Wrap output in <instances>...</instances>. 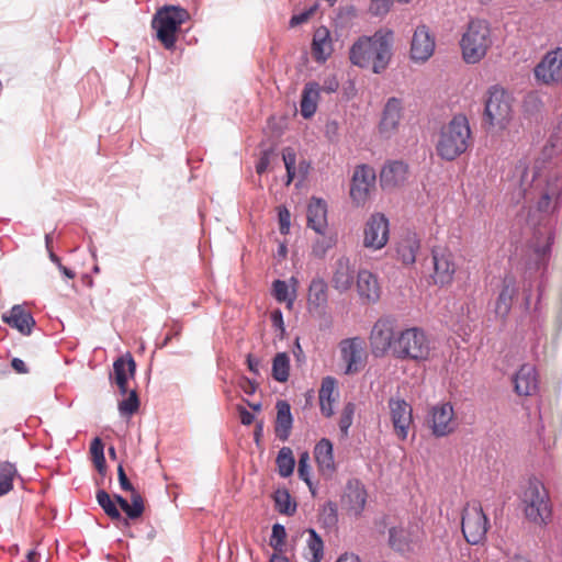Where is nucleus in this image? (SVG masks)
I'll use <instances>...</instances> for the list:
<instances>
[{"instance_id": "1", "label": "nucleus", "mask_w": 562, "mask_h": 562, "mask_svg": "<svg viewBox=\"0 0 562 562\" xmlns=\"http://www.w3.org/2000/svg\"><path fill=\"white\" fill-rule=\"evenodd\" d=\"M394 33L380 29L372 36H361L350 48V61L360 68H371L374 74L384 71L392 58Z\"/></svg>"}, {"instance_id": "2", "label": "nucleus", "mask_w": 562, "mask_h": 562, "mask_svg": "<svg viewBox=\"0 0 562 562\" xmlns=\"http://www.w3.org/2000/svg\"><path fill=\"white\" fill-rule=\"evenodd\" d=\"M471 128L465 115L457 114L439 132L436 143L437 155L447 161L461 156L469 147Z\"/></svg>"}, {"instance_id": "3", "label": "nucleus", "mask_w": 562, "mask_h": 562, "mask_svg": "<svg viewBox=\"0 0 562 562\" xmlns=\"http://www.w3.org/2000/svg\"><path fill=\"white\" fill-rule=\"evenodd\" d=\"M460 46L468 64L482 60L492 46L490 23L482 19L471 20L461 37Z\"/></svg>"}, {"instance_id": "4", "label": "nucleus", "mask_w": 562, "mask_h": 562, "mask_svg": "<svg viewBox=\"0 0 562 562\" xmlns=\"http://www.w3.org/2000/svg\"><path fill=\"white\" fill-rule=\"evenodd\" d=\"M430 355V341L425 331L411 327L397 333L393 357L400 360H427Z\"/></svg>"}, {"instance_id": "5", "label": "nucleus", "mask_w": 562, "mask_h": 562, "mask_svg": "<svg viewBox=\"0 0 562 562\" xmlns=\"http://www.w3.org/2000/svg\"><path fill=\"white\" fill-rule=\"evenodd\" d=\"M188 16L187 10L176 5H166L156 12L151 26L156 30L157 38L166 49L175 47L177 33Z\"/></svg>"}, {"instance_id": "6", "label": "nucleus", "mask_w": 562, "mask_h": 562, "mask_svg": "<svg viewBox=\"0 0 562 562\" xmlns=\"http://www.w3.org/2000/svg\"><path fill=\"white\" fill-rule=\"evenodd\" d=\"M526 518L538 525H546L551 517L548 492L537 479H530L521 496Z\"/></svg>"}, {"instance_id": "7", "label": "nucleus", "mask_w": 562, "mask_h": 562, "mask_svg": "<svg viewBox=\"0 0 562 562\" xmlns=\"http://www.w3.org/2000/svg\"><path fill=\"white\" fill-rule=\"evenodd\" d=\"M485 100L484 120L494 127L505 128L512 119V98L502 87L488 88Z\"/></svg>"}, {"instance_id": "8", "label": "nucleus", "mask_w": 562, "mask_h": 562, "mask_svg": "<svg viewBox=\"0 0 562 562\" xmlns=\"http://www.w3.org/2000/svg\"><path fill=\"white\" fill-rule=\"evenodd\" d=\"M490 521L480 503L467 504L462 514V533L470 544H479L486 538Z\"/></svg>"}, {"instance_id": "9", "label": "nucleus", "mask_w": 562, "mask_h": 562, "mask_svg": "<svg viewBox=\"0 0 562 562\" xmlns=\"http://www.w3.org/2000/svg\"><path fill=\"white\" fill-rule=\"evenodd\" d=\"M396 335L394 333V321L390 318H380L373 325L370 334V345L374 356H384L387 351L394 355V344Z\"/></svg>"}, {"instance_id": "10", "label": "nucleus", "mask_w": 562, "mask_h": 562, "mask_svg": "<svg viewBox=\"0 0 562 562\" xmlns=\"http://www.w3.org/2000/svg\"><path fill=\"white\" fill-rule=\"evenodd\" d=\"M435 284L448 285L453 281L457 270L453 254L446 247H434L431 250Z\"/></svg>"}, {"instance_id": "11", "label": "nucleus", "mask_w": 562, "mask_h": 562, "mask_svg": "<svg viewBox=\"0 0 562 562\" xmlns=\"http://www.w3.org/2000/svg\"><path fill=\"white\" fill-rule=\"evenodd\" d=\"M391 420L394 431L400 440H405L408 436L409 427L413 423V408L401 397H390L387 402Z\"/></svg>"}, {"instance_id": "12", "label": "nucleus", "mask_w": 562, "mask_h": 562, "mask_svg": "<svg viewBox=\"0 0 562 562\" xmlns=\"http://www.w3.org/2000/svg\"><path fill=\"white\" fill-rule=\"evenodd\" d=\"M436 40L425 24L418 25L411 41L409 56L414 63H426L435 53Z\"/></svg>"}, {"instance_id": "13", "label": "nucleus", "mask_w": 562, "mask_h": 562, "mask_svg": "<svg viewBox=\"0 0 562 562\" xmlns=\"http://www.w3.org/2000/svg\"><path fill=\"white\" fill-rule=\"evenodd\" d=\"M537 80L549 85L562 81V47L544 55L535 68Z\"/></svg>"}, {"instance_id": "14", "label": "nucleus", "mask_w": 562, "mask_h": 562, "mask_svg": "<svg viewBox=\"0 0 562 562\" xmlns=\"http://www.w3.org/2000/svg\"><path fill=\"white\" fill-rule=\"evenodd\" d=\"M389 239V221L381 214L371 215L364 228L363 245L367 248L381 249Z\"/></svg>"}, {"instance_id": "15", "label": "nucleus", "mask_w": 562, "mask_h": 562, "mask_svg": "<svg viewBox=\"0 0 562 562\" xmlns=\"http://www.w3.org/2000/svg\"><path fill=\"white\" fill-rule=\"evenodd\" d=\"M341 358L346 362V374L359 372L363 367L366 351L363 340L359 337L347 338L340 342Z\"/></svg>"}, {"instance_id": "16", "label": "nucleus", "mask_w": 562, "mask_h": 562, "mask_svg": "<svg viewBox=\"0 0 562 562\" xmlns=\"http://www.w3.org/2000/svg\"><path fill=\"white\" fill-rule=\"evenodd\" d=\"M430 427L436 437L447 436L456 429L454 411L450 403H440L431 408Z\"/></svg>"}, {"instance_id": "17", "label": "nucleus", "mask_w": 562, "mask_h": 562, "mask_svg": "<svg viewBox=\"0 0 562 562\" xmlns=\"http://www.w3.org/2000/svg\"><path fill=\"white\" fill-rule=\"evenodd\" d=\"M374 184V170L368 166H359L356 168L352 177L350 196L357 204H362L368 199V195Z\"/></svg>"}, {"instance_id": "18", "label": "nucleus", "mask_w": 562, "mask_h": 562, "mask_svg": "<svg viewBox=\"0 0 562 562\" xmlns=\"http://www.w3.org/2000/svg\"><path fill=\"white\" fill-rule=\"evenodd\" d=\"M331 283L335 290L344 293L351 289L356 269L349 257L339 256L331 266Z\"/></svg>"}, {"instance_id": "19", "label": "nucleus", "mask_w": 562, "mask_h": 562, "mask_svg": "<svg viewBox=\"0 0 562 562\" xmlns=\"http://www.w3.org/2000/svg\"><path fill=\"white\" fill-rule=\"evenodd\" d=\"M341 502L350 514L359 516L363 512L367 503L364 485L357 479L349 480L346 484Z\"/></svg>"}, {"instance_id": "20", "label": "nucleus", "mask_w": 562, "mask_h": 562, "mask_svg": "<svg viewBox=\"0 0 562 562\" xmlns=\"http://www.w3.org/2000/svg\"><path fill=\"white\" fill-rule=\"evenodd\" d=\"M357 291L360 299L366 303H376L381 296L378 277L369 270H359L357 273Z\"/></svg>"}, {"instance_id": "21", "label": "nucleus", "mask_w": 562, "mask_h": 562, "mask_svg": "<svg viewBox=\"0 0 562 562\" xmlns=\"http://www.w3.org/2000/svg\"><path fill=\"white\" fill-rule=\"evenodd\" d=\"M515 392L520 396H530L538 390V374L536 367L530 363L522 364L514 376Z\"/></svg>"}, {"instance_id": "22", "label": "nucleus", "mask_w": 562, "mask_h": 562, "mask_svg": "<svg viewBox=\"0 0 562 562\" xmlns=\"http://www.w3.org/2000/svg\"><path fill=\"white\" fill-rule=\"evenodd\" d=\"M402 109L400 99L393 97L387 100L379 125L381 134L390 137L396 131L402 117Z\"/></svg>"}, {"instance_id": "23", "label": "nucleus", "mask_w": 562, "mask_h": 562, "mask_svg": "<svg viewBox=\"0 0 562 562\" xmlns=\"http://www.w3.org/2000/svg\"><path fill=\"white\" fill-rule=\"evenodd\" d=\"M2 321L10 327L19 330L22 335H30L35 326V319L31 312L25 310L22 305L12 306L9 314L2 315Z\"/></svg>"}, {"instance_id": "24", "label": "nucleus", "mask_w": 562, "mask_h": 562, "mask_svg": "<svg viewBox=\"0 0 562 562\" xmlns=\"http://www.w3.org/2000/svg\"><path fill=\"white\" fill-rule=\"evenodd\" d=\"M517 292L518 289L515 277L512 274H506L503 279L502 290L495 303V314L498 317L505 318L509 314L513 300Z\"/></svg>"}, {"instance_id": "25", "label": "nucleus", "mask_w": 562, "mask_h": 562, "mask_svg": "<svg viewBox=\"0 0 562 562\" xmlns=\"http://www.w3.org/2000/svg\"><path fill=\"white\" fill-rule=\"evenodd\" d=\"M307 226L324 235L327 229V204L324 200L312 198L307 206Z\"/></svg>"}, {"instance_id": "26", "label": "nucleus", "mask_w": 562, "mask_h": 562, "mask_svg": "<svg viewBox=\"0 0 562 562\" xmlns=\"http://www.w3.org/2000/svg\"><path fill=\"white\" fill-rule=\"evenodd\" d=\"M408 166L403 161H390L380 173V182L384 189H391L405 182Z\"/></svg>"}, {"instance_id": "27", "label": "nucleus", "mask_w": 562, "mask_h": 562, "mask_svg": "<svg viewBox=\"0 0 562 562\" xmlns=\"http://www.w3.org/2000/svg\"><path fill=\"white\" fill-rule=\"evenodd\" d=\"M562 201V179L555 178L548 181L544 191L538 201V210L540 212L549 213Z\"/></svg>"}, {"instance_id": "28", "label": "nucleus", "mask_w": 562, "mask_h": 562, "mask_svg": "<svg viewBox=\"0 0 562 562\" xmlns=\"http://www.w3.org/2000/svg\"><path fill=\"white\" fill-rule=\"evenodd\" d=\"M315 460L317 462L319 471L325 475H330L336 470L334 461V449L330 440L323 438L321 439L314 449Z\"/></svg>"}, {"instance_id": "29", "label": "nucleus", "mask_w": 562, "mask_h": 562, "mask_svg": "<svg viewBox=\"0 0 562 562\" xmlns=\"http://www.w3.org/2000/svg\"><path fill=\"white\" fill-rule=\"evenodd\" d=\"M277 419H276V426L274 431L277 437L285 441L288 440L292 425H293V417L291 414V406L286 401H278L277 402Z\"/></svg>"}, {"instance_id": "30", "label": "nucleus", "mask_w": 562, "mask_h": 562, "mask_svg": "<svg viewBox=\"0 0 562 562\" xmlns=\"http://www.w3.org/2000/svg\"><path fill=\"white\" fill-rule=\"evenodd\" d=\"M321 86L315 81H310L304 86L301 98V114L304 119L312 117L316 110L319 99Z\"/></svg>"}, {"instance_id": "31", "label": "nucleus", "mask_w": 562, "mask_h": 562, "mask_svg": "<svg viewBox=\"0 0 562 562\" xmlns=\"http://www.w3.org/2000/svg\"><path fill=\"white\" fill-rule=\"evenodd\" d=\"M420 248V241L415 233H407L397 245V256L406 265H413L416 261V255Z\"/></svg>"}, {"instance_id": "32", "label": "nucleus", "mask_w": 562, "mask_h": 562, "mask_svg": "<svg viewBox=\"0 0 562 562\" xmlns=\"http://www.w3.org/2000/svg\"><path fill=\"white\" fill-rule=\"evenodd\" d=\"M312 52L317 61H325L330 56L331 41L326 27L317 29L314 33Z\"/></svg>"}, {"instance_id": "33", "label": "nucleus", "mask_w": 562, "mask_h": 562, "mask_svg": "<svg viewBox=\"0 0 562 562\" xmlns=\"http://www.w3.org/2000/svg\"><path fill=\"white\" fill-rule=\"evenodd\" d=\"M327 283L322 278H315L308 286L307 302L310 308H324L327 305Z\"/></svg>"}, {"instance_id": "34", "label": "nucleus", "mask_w": 562, "mask_h": 562, "mask_svg": "<svg viewBox=\"0 0 562 562\" xmlns=\"http://www.w3.org/2000/svg\"><path fill=\"white\" fill-rule=\"evenodd\" d=\"M136 371V363L131 356L126 353L117 358L113 363V374L115 384H121L124 380L128 381V376L134 378Z\"/></svg>"}, {"instance_id": "35", "label": "nucleus", "mask_w": 562, "mask_h": 562, "mask_svg": "<svg viewBox=\"0 0 562 562\" xmlns=\"http://www.w3.org/2000/svg\"><path fill=\"white\" fill-rule=\"evenodd\" d=\"M290 374V357L286 352H278L272 361V376L278 382H285Z\"/></svg>"}, {"instance_id": "36", "label": "nucleus", "mask_w": 562, "mask_h": 562, "mask_svg": "<svg viewBox=\"0 0 562 562\" xmlns=\"http://www.w3.org/2000/svg\"><path fill=\"white\" fill-rule=\"evenodd\" d=\"M16 476L18 470L15 464L8 461L0 464V497L13 488V480Z\"/></svg>"}, {"instance_id": "37", "label": "nucleus", "mask_w": 562, "mask_h": 562, "mask_svg": "<svg viewBox=\"0 0 562 562\" xmlns=\"http://www.w3.org/2000/svg\"><path fill=\"white\" fill-rule=\"evenodd\" d=\"M97 502L103 512L112 520H123L125 525H128L127 520L122 518L121 512L116 507L115 503L111 499L109 493L104 490H98L95 494Z\"/></svg>"}, {"instance_id": "38", "label": "nucleus", "mask_w": 562, "mask_h": 562, "mask_svg": "<svg viewBox=\"0 0 562 562\" xmlns=\"http://www.w3.org/2000/svg\"><path fill=\"white\" fill-rule=\"evenodd\" d=\"M276 463L280 476H290L293 473L295 467V460L292 450L289 447L281 448L278 452Z\"/></svg>"}, {"instance_id": "39", "label": "nucleus", "mask_w": 562, "mask_h": 562, "mask_svg": "<svg viewBox=\"0 0 562 562\" xmlns=\"http://www.w3.org/2000/svg\"><path fill=\"white\" fill-rule=\"evenodd\" d=\"M276 509L280 514L293 515L296 510V504L292 502V497L288 490H277L273 494Z\"/></svg>"}, {"instance_id": "40", "label": "nucleus", "mask_w": 562, "mask_h": 562, "mask_svg": "<svg viewBox=\"0 0 562 562\" xmlns=\"http://www.w3.org/2000/svg\"><path fill=\"white\" fill-rule=\"evenodd\" d=\"M355 413H356V405L352 402H348L342 407V411H341L340 417H339V422H338L339 430L341 432L342 438H347L349 435V428L352 425Z\"/></svg>"}, {"instance_id": "41", "label": "nucleus", "mask_w": 562, "mask_h": 562, "mask_svg": "<svg viewBox=\"0 0 562 562\" xmlns=\"http://www.w3.org/2000/svg\"><path fill=\"white\" fill-rule=\"evenodd\" d=\"M389 543L390 546L400 552H404L408 549V536L403 528L393 527L389 530Z\"/></svg>"}, {"instance_id": "42", "label": "nucleus", "mask_w": 562, "mask_h": 562, "mask_svg": "<svg viewBox=\"0 0 562 562\" xmlns=\"http://www.w3.org/2000/svg\"><path fill=\"white\" fill-rule=\"evenodd\" d=\"M319 521L327 528H333L338 522V508L336 503L328 501L319 512Z\"/></svg>"}, {"instance_id": "43", "label": "nucleus", "mask_w": 562, "mask_h": 562, "mask_svg": "<svg viewBox=\"0 0 562 562\" xmlns=\"http://www.w3.org/2000/svg\"><path fill=\"white\" fill-rule=\"evenodd\" d=\"M307 548L312 552L313 562H319L324 555V542L314 529H308Z\"/></svg>"}, {"instance_id": "44", "label": "nucleus", "mask_w": 562, "mask_h": 562, "mask_svg": "<svg viewBox=\"0 0 562 562\" xmlns=\"http://www.w3.org/2000/svg\"><path fill=\"white\" fill-rule=\"evenodd\" d=\"M297 473L300 479L307 484L311 493L315 495L316 491L311 481L310 454L306 451L302 452L299 457Z\"/></svg>"}, {"instance_id": "45", "label": "nucleus", "mask_w": 562, "mask_h": 562, "mask_svg": "<svg viewBox=\"0 0 562 562\" xmlns=\"http://www.w3.org/2000/svg\"><path fill=\"white\" fill-rule=\"evenodd\" d=\"M131 493V503L127 502V509L124 513L130 519H137L144 513V499L135 490Z\"/></svg>"}, {"instance_id": "46", "label": "nucleus", "mask_w": 562, "mask_h": 562, "mask_svg": "<svg viewBox=\"0 0 562 562\" xmlns=\"http://www.w3.org/2000/svg\"><path fill=\"white\" fill-rule=\"evenodd\" d=\"M139 400L137 392L132 390L126 398L119 403V412L122 416H131L138 411Z\"/></svg>"}, {"instance_id": "47", "label": "nucleus", "mask_w": 562, "mask_h": 562, "mask_svg": "<svg viewBox=\"0 0 562 562\" xmlns=\"http://www.w3.org/2000/svg\"><path fill=\"white\" fill-rule=\"evenodd\" d=\"M273 295L278 302H286L289 305L293 304L294 295L290 294L285 281L276 280L273 282Z\"/></svg>"}, {"instance_id": "48", "label": "nucleus", "mask_w": 562, "mask_h": 562, "mask_svg": "<svg viewBox=\"0 0 562 562\" xmlns=\"http://www.w3.org/2000/svg\"><path fill=\"white\" fill-rule=\"evenodd\" d=\"M285 537L286 531L284 526L274 524L272 526V533L270 537V546L274 549V551L282 552Z\"/></svg>"}, {"instance_id": "49", "label": "nucleus", "mask_w": 562, "mask_h": 562, "mask_svg": "<svg viewBox=\"0 0 562 562\" xmlns=\"http://www.w3.org/2000/svg\"><path fill=\"white\" fill-rule=\"evenodd\" d=\"M336 240L333 237H323L315 240L312 252L316 258H324L327 251L333 248Z\"/></svg>"}, {"instance_id": "50", "label": "nucleus", "mask_w": 562, "mask_h": 562, "mask_svg": "<svg viewBox=\"0 0 562 562\" xmlns=\"http://www.w3.org/2000/svg\"><path fill=\"white\" fill-rule=\"evenodd\" d=\"M394 0H370L369 11L374 16L386 15L392 7Z\"/></svg>"}, {"instance_id": "51", "label": "nucleus", "mask_w": 562, "mask_h": 562, "mask_svg": "<svg viewBox=\"0 0 562 562\" xmlns=\"http://www.w3.org/2000/svg\"><path fill=\"white\" fill-rule=\"evenodd\" d=\"M336 380L331 376L324 378L318 393L319 400H335L333 394L336 389Z\"/></svg>"}, {"instance_id": "52", "label": "nucleus", "mask_w": 562, "mask_h": 562, "mask_svg": "<svg viewBox=\"0 0 562 562\" xmlns=\"http://www.w3.org/2000/svg\"><path fill=\"white\" fill-rule=\"evenodd\" d=\"M282 159H283V162H284L286 171L295 169L296 155H295V151L292 148L286 147V148L283 149V151H282Z\"/></svg>"}, {"instance_id": "53", "label": "nucleus", "mask_w": 562, "mask_h": 562, "mask_svg": "<svg viewBox=\"0 0 562 562\" xmlns=\"http://www.w3.org/2000/svg\"><path fill=\"white\" fill-rule=\"evenodd\" d=\"M291 215L288 209L282 207L279 210V223H280V232L281 234H288L290 231V222Z\"/></svg>"}, {"instance_id": "54", "label": "nucleus", "mask_w": 562, "mask_h": 562, "mask_svg": "<svg viewBox=\"0 0 562 562\" xmlns=\"http://www.w3.org/2000/svg\"><path fill=\"white\" fill-rule=\"evenodd\" d=\"M117 476H119V482H120V486L122 490L127 491V492H132L135 490L133 484L127 479L126 473L122 465H119V468H117Z\"/></svg>"}, {"instance_id": "55", "label": "nucleus", "mask_w": 562, "mask_h": 562, "mask_svg": "<svg viewBox=\"0 0 562 562\" xmlns=\"http://www.w3.org/2000/svg\"><path fill=\"white\" fill-rule=\"evenodd\" d=\"M270 151L265 150L261 154V157L259 158L257 165H256V171L258 175H262L270 165Z\"/></svg>"}, {"instance_id": "56", "label": "nucleus", "mask_w": 562, "mask_h": 562, "mask_svg": "<svg viewBox=\"0 0 562 562\" xmlns=\"http://www.w3.org/2000/svg\"><path fill=\"white\" fill-rule=\"evenodd\" d=\"M339 88V82L335 77H328L324 80L323 86L321 87V91H325L327 93L336 92Z\"/></svg>"}, {"instance_id": "57", "label": "nucleus", "mask_w": 562, "mask_h": 562, "mask_svg": "<svg viewBox=\"0 0 562 562\" xmlns=\"http://www.w3.org/2000/svg\"><path fill=\"white\" fill-rule=\"evenodd\" d=\"M92 459L104 454V446L99 437H95L90 446Z\"/></svg>"}, {"instance_id": "58", "label": "nucleus", "mask_w": 562, "mask_h": 562, "mask_svg": "<svg viewBox=\"0 0 562 562\" xmlns=\"http://www.w3.org/2000/svg\"><path fill=\"white\" fill-rule=\"evenodd\" d=\"M237 411L239 413L240 423L243 425L248 426L254 423V420H255L254 414L250 413L249 411H247L244 406H238Z\"/></svg>"}, {"instance_id": "59", "label": "nucleus", "mask_w": 562, "mask_h": 562, "mask_svg": "<svg viewBox=\"0 0 562 562\" xmlns=\"http://www.w3.org/2000/svg\"><path fill=\"white\" fill-rule=\"evenodd\" d=\"M335 400H319L321 412L324 416L330 417L334 414L333 403Z\"/></svg>"}, {"instance_id": "60", "label": "nucleus", "mask_w": 562, "mask_h": 562, "mask_svg": "<svg viewBox=\"0 0 562 562\" xmlns=\"http://www.w3.org/2000/svg\"><path fill=\"white\" fill-rule=\"evenodd\" d=\"M293 355L299 363H302L305 361V355L301 347L300 339L296 338L293 347Z\"/></svg>"}, {"instance_id": "61", "label": "nucleus", "mask_w": 562, "mask_h": 562, "mask_svg": "<svg viewBox=\"0 0 562 562\" xmlns=\"http://www.w3.org/2000/svg\"><path fill=\"white\" fill-rule=\"evenodd\" d=\"M241 387L246 394L252 395L257 390V384L252 380L244 378Z\"/></svg>"}, {"instance_id": "62", "label": "nucleus", "mask_w": 562, "mask_h": 562, "mask_svg": "<svg viewBox=\"0 0 562 562\" xmlns=\"http://www.w3.org/2000/svg\"><path fill=\"white\" fill-rule=\"evenodd\" d=\"M247 366H248V369L255 373V374H259V366H260V360L252 357L251 355H248L247 356Z\"/></svg>"}, {"instance_id": "63", "label": "nucleus", "mask_w": 562, "mask_h": 562, "mask_svg": "<svg viewBox=\"0 0 562 562\" xmlns=\"http://www.w3.org/2000/svg\"><path fill=\"white\" fill-rule=\"evenodd\" d=\"M12 368L19 373H26L27 367L25 362L20 358H13L11 361Z\"/></svg>"}, {"instance_id": "64", "label": "nucleus", "mask_w": 562, "mask_h": 562, "mask_svg": "<svg viewBox=\"0 0 562 562\" xmlns=\"http://www.w3.org/2000/svg\"><path fill=\"white\" fill-rule=\"evenodd\" d=\"M336 562H361L359 557L353 553L341 554Z\"/></svg>"}]
</instances>
